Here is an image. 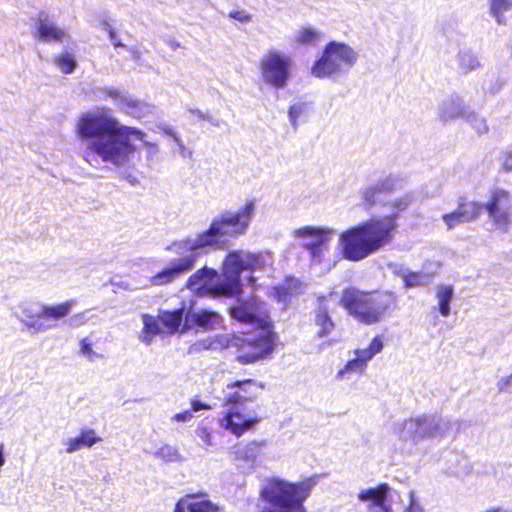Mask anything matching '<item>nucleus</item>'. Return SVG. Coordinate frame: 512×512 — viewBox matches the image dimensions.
<instances>
[{"label": "nucleus", "mask_w": 512, "mask_h": 512, "mask_svg": "<svg viewBox=\"0 0 512 512\" xmlns=\"http://www.w3.org/2000/svg\"><path fill=\"white\" fill-rule=\"evenodd\" d=\"M256 206V200L247 199L237 211L226 210L218 214L207 230L172 243L169 249L182 257L154 275L151 284L162 286L173 282L195 266L200 249L220 247L223 238L244 235L255 216Z\"/></svg>", "instance_id": "nucleus-1"}, {"label": "nucleus", "mask_w": 512, "mask_h": 512, "mask_svg": "<svg viewBox=\"0 0 512 512\" xmlns=\"http://www.w3.org/2000/svg\"><path fill=\"white\" fill-rule=\"evenodd\" d=\"M75 131L81 141L87 142L88 151L103 162L117 167L128 164L134 158L136 147L133 139L140 140L153 152L158 151L155 143L146 141L143 131L122 124L106 108L83 113Z\"/></svg>", "instance_id": "nucleus-2"}, {"label": "nucleus", "mask_w": 512, "mask_h": 512, "mask_svg": "<svg viewBox=\"0 0 512 512\" xmlns=\"http://www.w3.org/2000/svg\"><path fill=\"white\" fill-rule=\"evenodd\" d=\"M231 316L239 322L254 326L255 333L245 332L241 336L215 335L199 340L192 345V350H222L228 347L238 349V359L242 363H252L269 354L273 350V340L267 328V307L256 297L248 300H238L237 305L231 308Z\"/></svg>", "instance_id": "nucleus-3"}, {"label": "nucleus", "mask_w": 512, "mask_h": 512, "mask_svg": "<svg viewBox=\"0 0 512 512\" xmlns=\"http://www.w3.org/2000/svg\"><path fill=\"white\" fill-rule=\"evenodd\" d=\"M393 220H369L343 231L338 240L346 260L360 261L389 244L393 239Z\"/></svg>", "instance_id": "nucleus-4"}, {"label": "nucleus", "mask_w": 512, "mask_h": 512, "mask_svg": "<svg viewBox=\"0 0 512 512\" xmlns=\"http://www.w3.org/2000/svg\"><path fill=\"white\" fill-rule=\"evenodd\" d=\"M317 482V476L298 482L277 477L268 479L260 493V512H306L304 502Z\"/></svg>", "instance_id": "nucleus-5"}, {"label": "nucleus", "mask_w": 512, "mask_h": 512, "mask_svg": "<svg viewBox=\"0 0 512 512\" xmlns=\"http://www.w3.org/2000/svg\"><path fill=\"white\" fill-rule=\"evenodd\" d=\"M272 263L270 253L230 251L223 260L221 277L217 281L215 290L223 296H234L241 291V272L265 270Z\"/></svg>", "instance_id": "nucleus-6"}, {"label": "nucleus", "mask_w": 512, "mask_h": 512, "mask_svg": "<svg viewBox=\"0 0 512 512\" xmlns=\"http://www.w3.org/2000/svg\"><path fill=\"white\" fill-rule=\"evenodd\" d=\"M394 297L389 292H362L356 289L345 290L341 298L344 308L364 324L379 322L390 308Z\"/></svg>", "instance_id": "nucleus-7"}, {"label": "nucleus", "mask_w": 512, "mask_h": 512, "mask_svg": "<svg viewBox=\"0 0 512 512\" xmlns=\"http://www.w3.org/2000/svg\"><path fill=\"white\" fill-rule=\"evenodd\" d=\"M358 52L344 42H329L319 59L311 67V75L318 79L334 78L347 74L357 63Z\"/></svg>", "instance_id": "nucleus-8"}, {"label": "nucleus", "mask_w": 512, "mask_h": 512, "mask_svg": "<svg viewBox=\"0 0 512 512\" xmlns=\"http://www.w3.org/2000/svg\"><path fill=\"white\" fill-rule=\"evenodd\" d=\"M293 65L291 56L278 50H269L259 61L260 78L263 83L282 89L290 80Z\"/></svg>", "instance_id": "nucleus-9"}, {"label": "nucleus", "mask_w": 512, "mask_h": 512, "mask_svg": "<svg viewBox=\"0 0 512 512\" xmlns=\"http://www.w3.org/2000/svg\"><path fill=\"white\" fill-rule=\"evenodd\" d=\"M397 426L401 439L417 443L424 438L443 436L449 430L451 423L439 416L422 415L405 420Z\"/></svg>", "instance_id": "nucleus-10"}, {"label": "nucleus", "mask_w": 512, "mask_h": 512, "mask_svg": "<svg viewBox=\"0 0 512 512\" xmlns=\"http://www.w3.org/2000/svg\"><path fill=\"white\" fill-rule=\"evenodd\" d=\"M228 408L219 419V425L225 431L240 437L254 429L261 421L258 409L250 405L224 404Z\"/></svg>", "instance_id": "nucleus-11"}, {"label": "nucleus", "mask_w": 512, "mask_h": 512, "mask_svg": "<svg viewBox=\"0 0 512 512\" xmlns=\"http://www.w3.org/2000/svg\"><path fill=\"white\" fill-rule=\"evenodd\" d=\"M295 235L301 240L302 246L309 250L312 259L320 262L328 251L335 230L330 227L305 226L296 230Z\"/></svg>", "instance_id": "nucleus-12"}, {"label": "nucleus", "mask_w": 512, "mask_h": 512, "mask_svg": "<svg viewBox=\"0 0 512 512\" xmlns=\"http://www.w3.org/2000/svg\"><path fill=\"white\" fill-rule=\"evenodd\" d=\"M482 206L496 229H509L512 222V201L509 192L501 188L491 190L489 200Z\"/></svg>", "instance_id": "nucleus-13"}, {"label": "nucleus", "mask_w": 512, "mask_h": 512, "mask_svg": "<svg viewBox=\"0 0 512 512\" xmlns=\"http://www.w3.org/2000/svg\"><path fill=\"white\" fill-rule=\"evenodd\" d=\"M264 386L252 379L228 383L222 391L223 404L250 405L256 408L255 401Z\"/></svg>", "instance_id": "nucleus-14"}, {"label": "nucleus", "mask_w": 512, "mask_h": 512, "mask_svg": "<svg viewBox=\"0 0 512 512\" xmlns=\"http://www.w3.org/2000/svg\"><path fill=\"white\" fill-rule=\"evenodd\" d=\"M407 184V177L401 174H389L379 177L375 182L366 186L362 194L365 208L370 209L379 202V194L391 193L403 189Z\"/></svg>", "instance_id": "nucleus-15"}, {"label": "nucleus", "mask_w": 512, "mask_h": 512, "mask_svg": "<svg viewBox=\"0 0 512 512\" xmlns=\"http://www.w3.org/2000/svg\"><path fill=\"white\" fill-rule=\"evenodd\" d=\"M483 210L482 203L465 198H459L457 208L441 216L447 230L457 226L475 221Z\"/></svg>", "instance_id": "nucleus-16"}, {"label": "nucleus", "mask_w": 512, "mask_h": 512, "mask_svg": "<svg viewBox=\"0 0 512 512\" xmlns=\"http://www.w3.org/2000/svg\"><path fill=\"white\" fill-rule=\"evenodd\" d=\"M96 97L98 99H105L108 97L114 99L116 105H118L120 109L136 118H141L150 111L149 105L117 89H100Z\"/></svg>", "instance_id": "nucleus-17"}, {"label": "nucleus", "mask_w": 512, "mask_h": 512, "mask_svg": "<svg viewBox=\"0 0 512 512\" xmlns=\"http://www.w3.org/2000/svg\"><path fill=\"white\" fill-rule=\"evenodd\" d=\"M174 512H225V508L205 494H187L177 502Z\"/></svg>", "instance_id": "nucleus-18"}, {"label": "nucleus", "mask_w": 512, "mask_h": 512, "mask_svg": "<svg viewBox=\"0 0 512 512\" xmlns=\"http://www.w3.org/2000/svg\"><path fill=\"white\" fill-rule=\"evenodd\" d=\"M217 275L218 272L215 269L203 267L189 277L187 288L199 295L212 294L213 296H222L215 290L217 282H214V280Z\"/></svg>", "instance_id": "nucleus-19"}, {"label": "nucleus", "mask_w": 512, "mask_h": 512, "mask_svg": "<svg viewBox=\"0 0 512 512\" xmlns=\"http://www.w3.org/2000/svg\"><path fill=\"white\" fill-rule=\"evenodd\" d=\"M469 108L460 95L451 94L439 104L437 115L442 122L464 119Z\"/></svg>", "instance_id": "nucleus-20"}, {"label": "nucleus", "mask_w": 512, "mask_h": 512, "mask_svg": "<svg viewBox=\"0 0 512 512\" xmlns=\"http://www.w3.org/2000/svg\"><path fill=\"white\" fill-rule=\"evenodd\" d=\"M389 487L382 484L377 488L363 489L358 493V500L368 503L370 512H391L390 506L386 505Z\"/></svg>", "instance_id": "nucleus-21"}, {"label": "nucleus", "mask_w": 512, "mask_h": 512, "mask_svg": "<svg viewBox=\"0 0 512 512\" xmlns=\"http://www.w3.org/2000/svg\"><path fill=\"white\" fill-rule=\"evenodd\" d=\"M221 323V316L209 310L190 311L185 315L184 325L181 332H186L194 326L204 330H213Z\"/></svg>", "instance_id": "nucleus-22"}, {"label": "nucleus", "mask_w": 512, "mask_h": 512, "mask_svg": "<svg viewBox=\"0 0 512 512\" xmlns=\"http://www.w3.org/2000/svg\"><path fill=\"white\" fill-rule=\"evenodd\" d=\"M68 36L66 30L60 28L49 19L47 15L41 14L37 21L35 38L42 42H61Z\"/></svg>", "instance_id": "nucleus-23"}, {"label": "nucleus", "mask_w": 512, "mask_h": 512, "mask_svg": "<svg viewBox=\"0 0 512 512\" xmlns=\"http://www.w3.org/2000/svg\"><path fill=\"white\" fill-rule=\"evenodd\" d=\"M414 201L415 196L413 192L404 193L401 196L388 199L385 202L379 201L378 204H380L382 208L386 209L389 214L382 218H376L375 220H393L395 224V227L393 228L394 233L398 227L397 218L399 214L412 205Z\"/></svg>", "instance_id": "nucleus-24"}, {"label": "nucleus", "mask_w": 512, "mask_h": 512, "mask_svg": "<svg viewBox=\"0 0 512 512\" xmlns=\"http://www.w3.org/2000/svg\"><path fill=\"white\" fill-rule=\"evenodd\" d=\"M331 297L332 294H330L329 297L318 298L319 305L315 311L314 320L315 325L318 327L317 334L320 337L328 335L334 329V323L329 315V312L331 310Z\"/></svg>", "instance_id": "nucleus-25"}, {"label": "nucleus", "mask_w": 512, "mask_h": 512, "mask_svg": "<svg viewBox=\"0 0 512 512\" xmlns=\"http://www.w3.org/2000/svg\"><path fill=\"white\" fill-rule=\"evenodd\" d=\"M76 302L73 299H69L63 303L56 305L40 304L39 313L37 314L38 319L45 320H60L68 316L75 306Z\"/></svg>", "instance_id": "nucleus-26"}, {"label": "nucleus", "mask_w": 512, "mask_h": 512, "mask_svg": "<svg viewBox=\"0 0 512 512\" xmlns=\"http://www.w3.org/2000/svg\"><path fill=\"white\" fill-rule=\"evenodd\" d=\"M100 441L101 438L96 435L95 430L84 429L77 437L67 439L64 444L66 445V453L72 454L83 447L90 448Z\"/></svg>", "instance_id": "nucleus-27"}, {"label": "nucleus", "mask_w": 512, "mask_h": 512, "mask_svg": "<svg viewBox=\"0 0 512 512\" xmlns=\"http://www.w3.org/2000/svg\"><path fill=\"white\" fill-rule=\"evenodd\" d=\"M158 319L170 334L181 331L184 325V309L160 311Z\"/></svg>", "instance_id": "nucleus-28"}, {"label": "nucleus", "mask_w": 512, "mask_h": 512, "mask_svg": "<svg viewBox=\"0 0 512 512\" xmlns=\"http://www.w3.org/2000/svg\"><path fill=\"white\" fill-rule=\"evenodd\" d=\"M303 290L302 283L294 278L288 279L283 285L273 289V297L278 302L286 304L289 298L300 294Z\"/></svg>", "instance_id": "nucleus-29"}, {"label": "nucleus", "mask_w": 512, "mask_h": 512, "mask_svg": "<svg viewBox=\"0 0 512 512\" xmlns=\"http://www.w3.org/2000/svg\"><path fill=\"white\" fill-rule=\"evenodd\" d=\"M488 5L489 14L494 18L496 24L506 25L505 13L512 10V0H488Z\"/></svg>", "instance_id": "nucleus-30"}, {"label": "nucleus", "mask_w": 512, "mask_h": 512, "mask_svg": "<svg viewBox=\"0 0 512 512\" xmlns=\"http://www.w3.org/2000/svg\"><path fill=\"white\" fill-rule=\"evenodd\" d=\"M261 450V444L252 441L246 444L240 443L232 447V454L235 459L244 460V461H253L259 454Z\"/></svg>", "instance_id": "nucleus-31"}, {"label": "nucleus", "mask_w": 512, "mask_h": 512, "mask_svg": "<svg viewBox=\"0 0 512 512\" xmlns=\"http://www.w3.org/2000/svg\"><path fill=\"white\" fill-rule=\"evenodd\" d=\"M141 318L143 330L140 339L144 344L150 345L154 336L160 333L159 323L154 316L149 314H142Z\"/></svg>", "instance_id": "nucleus-32"}, {"label": "nucleus", "mask_w": 512, "mask_h": 512, "mask_svg": "<svg viewBox=\"0 0 512 512\" xmlns=\"http://www.w3.org/2000/svg\"><path fill=\"white\" fill-rule=\"evenodd\" d=\"M383 349V342L379 337H375L369 346L364 349L354 351L355 357L367 368L368 362Z\"/></svg>", "instance_id": "nucleus-33"}, {"label": "nucleus", "mask_w": 512, "mask_h": 512, "mask_svg": "<svg viewBox=\"0 0 512 512\" xmlns=\"http://www.w3.org/2000/svg\"><path fill=\"white\" fill-rule=\"evenodd\" d=\"M366 370V367L356 358H352L338 370L336 379L340 381L350 380L353 375H360Z\"/></svg>", "instance_id": "nucleus-34"}, {"label": "nucleus", "mask_w": 512, "mask_h": 512, "mask_svg": "<svg viewBox=\"0 0 512 512\" xmlns=\"http://www.w3.org/2000/svg\"><path fill=\"white\" fill-rule=\"evenodd\" d=\"M454 291L451 286L440 285L437 287L436 297L438 299L439 311L442 316L447 317L450 314V302L453 299Z\"/></svg>", "instance_id": "nucleus-35"}, {"label": "nucleus", "mask_w": 512, "mask_h": 512, "mask_svg": "<svg viewBox=\"0 0 512 512\" xmlns=\"http://www.w3.org/2000/svg\"><path fill=\"white\" fill-rule=\"evenodd\" d=\"M22 308V315L24 318H20V321L24 324V326L28 329H34L36 331H41L44 329L42 323L39 322L37 314L39 313V308L36 309L34 305H24Z\"/></svg>", "instance_id": "nucleus-36"}, {"label": "nucleus", "mask_w": 512, "mask_h": 512, "mask_svg": "<svg viewBox=\"0 0 512 512\" xmlns=\"http://www.w3.org/2000/svg\"><path fill=\"white\" fill-rule=\"evenodd\" d=\"M457 63L464 72L474 71L481 67L478 57L470 49H463L457 55Z\"/></svg>", "instance_id": "nucleus-37"}, {"label": "nucleus", "mask_w": 512, "mask_h": 512, "mask_svg": "<svg viewBox=\"0 0 512 512\" xmlns=\"http://www.w3.org/2000/svg\"><path fill=\"white\" fill-rule=\"evenodd\" d=\"M322 38V34L311 27H305L294 33V41L302 45H316Z\"/></svg>", "instance_id": "nucleus-38"}, {"label": "nucleus", "mask_w": 512, "mask_h": 512, "mask_svg": "<svg viewBox=\"0 0 512 512\" xmlns=\"http://www.w3.org/2000/svg\"><path fill=\"white\" fill-rule=\"evenodd\" d=\"M53 62L64 74H71L77 66L74 55L68 51L56 55Z\"/></svg>", "instance_id": "nucleus-39"}, {"label": "nucleus", "mask_w": 512, "mask_h": 512, "mask_svg": "<svg viewBox=\"0 0 512 512\" xmlns=\"http://www.w3.org/2000/svg\"><path fill=\"white\" fill-rule=\"evenodd\" d=\"M464 119L479 135L485 134L489 130L486 119L470 108L468 109V113H466Z\"/></svg>", "instance_id": "nucleus-40"}, {"label": "nucleus", "mask_w": 512, "mask_h": 512, "mask_svg": "<svg viewBox=\"0 0 512 512\" xmlns=\"http://www.w3.org/2000/svg\"><path fill=\"white\" fill-rule=\"evenodd\" d=\"M400 277L404 281L406 288L423 286L429 283L430 277L424 273L402 271Z\"/></svg>", "instance_id": "nucleus-41"}, {"label": "nucleus", "mask_w": 512, "mask_h": 512, "mask_svg": "<svg viewBox=\"0 0 512 512\" xmlns=\"http://www.w3.org/2000/svg\"><path fill=\"white\" fill-rule=\"evenodd\" d=\"M155 456L166 462H182L184 459L178 449L172 445H164L155 452Z\"/></svg>", "instance_id": "nucleus-42"}, {"label": "nucleus", "mask_w": 512, "mask_h": 512, "mask_svg": "<svg viewBox=\"0 0 512 512\" xmlns=\"http://www.w3.org/2000/svg\"><path fill=\"white\" fill-rule=\"evenodd\" d=\"M80 353L90 362L102 358L103 356L92 349V343L88 338H83L80 343Z\"/></svg>", "instance_id": "nucleus-43"}, {"label": "nucleus", "mask_w": 512, "mask_h": 512, "mask_svg": "<svg viewBox=\"0 0 512 512\" xmlns=\"http://www.w3.org/2000/svg\"><path fill=\"white\" fill-rule=\"evenodd\" d=\"M158 128L160 129V131L162 133L171 137L173 139V141L176 143V145L180 148V150L185 149V145H184L183 141L178 137V135L174 132V130L171 126L163 124V125H159Z\"/></svg>", "instance_id": "nucleus-44"}, {"label": "nucleus", "mask_w": 512, "mask_h": 512, "mask_svg": "<svg viewBox=\"0 0 512 512\" xmlns=\"http://www.w3.org/2000/svg\"><path fill=\"white\" fill-rule=\"evenodd\" d=\"M504 85L505 80L500 76H496L490 81V84L487 87V92L490 94H496L504 87Z\"/></svg>", "instance_id": "nucleus-45"}, {"label": "nucleus", "mask_w": 512, "mask_h": 512, "mask_svg": "<svg viewBox=\"0 0 512 512\" xmlns=\"http://www.w3.org/2000/svg\"><path fill=\"white\" fill-rule=\"evenodd\" d=\"M197 437L207 446H212V435L207 427H198L196 429Z\"/></svg>", "instance_id": "nucleus-46"}, {"label": "nucleus", "mask_w": 512, "mask_h": 512, "mask_svg": "<svg viewBox=\"0 0 512 512\" xmlns=\"http://www.w3.org/2000/svg\"><path fill=\"white\" fill-rule=\"evenodd\" d=\"M105 30L107 31L108 35H109V39L112 43V45L115 47V48H118V47H121V48H126L127 45H125L118 33L110 26V25H107V27L105 28Z\"/></svg>", "instance_id": "nucleus-47"}, {"label": "nucleus", "mask_w": 512, "mask_h": 512, "mask_svg": "<svg viewBox=\"0 0 512 512\" xmlns=\"http://www.w3.org/2000/svg\"><path fill=\"white\" fill-rule=\"evenodd\" d=\"M229 17L241 23H248L251 21V15L244 10L232 11L229 13Z\"/></svg>", "instance_id": "nucleus-48"}, {"label": "nucleus", "mask_w": 512, "mask_h": 512, "mask_svg": "<svg viewBox=\"0 0 512 512\" xmlns=\"http://www.w3.org/2000/svg\"><path fill=\"white\" fill-rule=\"evenodd\" d=\"M303 104L301 103H297V104H294L290 107L289 109V118H290V121L295 124L296 123V120L300 117V115L302 114L303 112Z\"/></svg>", "instance_id": "nucleus-49"}, {"label": "nucleus", "mask_w": 512, "mask_h": 512, "mask_svg": "<svg viewBox=\"0 0 512 512\" xmlns=\"http://www.w3.org/2000/svg\"><path fill=\"white\" fill-rule=\"evenodd\" d=\"M501 166L507 170H512V151H505L500 157Z\"/></svg>", "instance_id": "nucleus-50"}, {"label": "nucleus", "mask_w": 512, "mask_h": 512, "mask_svg": "<svg viewBox=\"0 0 512 512\" xmlns=\"http://www.w3.org/2000/svg\"><path fill=\"white\" fill-rule=\"evenodd\" d=\"M192 419H193V413L189 410H186V411H183L180 413H176L175 415H173L171 417V420L175 421V422H189Z\"/></svg>", "instance_id": "nucleus-51"}, {"label": "nucleus", "mask_w": 512, "mask_h": 512, "mask_svg": "<svg viewBox=\"0 0 512 512\" xmlns=\"http://www.w3.org/2000/svg\"><path fill=\"white\" fill-rule=\"evenodd\" d=\"M71 325L73 326H80L85 324L88 321V317L86 316V312H81L78 314H75L71 319Z\"/></svg>", "instance_id": "nucleus-52"}, {"label": "nucleus", "mask_w": 512, "mask_h": 512, "mask_svg": "<svg viewBox=\"0 0 512 512\" xmlns=\"http://www.w3.org/2000/svg\"><path fill=\"white\" fill-rule=\"evenodd\" d=\"M410 505L404 512H424L420 505L416 502L413 492L409 493Z\"/></svg>", "instance_id": "nucleus-53"}, {"label": "nucleus", "mask_w": 512, "mask_h": 512, "mask_svg": "<svg viewBox=\"0 0 512 512\" xmlns=\"http://www.w3.org/2000/svg\"><path fill=\"white\" fill-rule=\"evenodd\" d=\"M125 49L129 52L132 60L136 62L140 60L142 53L139 46H126Z\"/></svg>", "instance_id": "nucleus-54"}, {"label": "nucleus", "mask_w": 512, "mask_h": 512, "mask_svg": "<svg viewBox=\"0 0 512 512\" xmlns=\"http://www.w3.org/2000/svg\"><path fill=\"white\" fill-rule=\"evenodd\" d=\"M191 407H192V411H191L192 413L198 412L200 410H210L211 409L210 405L202 403L201 401L196 400V399L191 401Z\"/></svg>", "instance_id": "nucleus-55"}, {"label": "nucleus", "mask_w": 512, "mask_h": 512, "mask_svg": "<svg viewBox=\"0 0 512 512\" xmlns=\"http://www.w3.org/2000/svg\"><path fill=\"white\" fill-rule=\"evenodd\" d=\"M189 112L191 114L195 115L200 120L212 121V116H210L209 114L204 113L198 109H189Z\"/></svg>", "instance_id": "nucleus-56"}, {"label": "nucleus", "mask_w": 512, "mask_h": 512, "mask_svg": "<svg viewBox=\"0 0 512 512\" xmlns=\"http://www.w3.org/2000/svg\"><path fill=\"white\" fill-rule=\"evenodd\" d=\"M510 384H512V376L509 375L507 377H504V378H501L499 381H498V388L499 390H504L506 387H508Z\"/></svg>", "instance_id": "nucleus-57"}, {"label": "nucleus", "mask_w": 512, "mask_h": 512, "mask_svg": "<svg viewBox=\"0 0 512 512\" xmlns=\"http://www.w3.org/2000/svg\"><path fill=\"white\" fill-rule=\"evenodd\" d=\"M5 464L4 444L0 443V468Z\"/></svg>", "instance_id": "nucleus-58"}, {"label": "nucleus", "mask_w": 512, "mask_h": 512, "mask_svg": "<svg viewBox=\"0 0 512 512\" xmlns=\"http://www.w3.org/2000/svg\"><path fill=\"white\" fill-rule=\"evenodd\" d=\"M212 125L219 127L220 121L212 117V121H209Z\"/></svg>", "instance_id": "nucleus-59"}, {"label": "nucleus", "mask_w": 512, "mask_h": 512, "mask_svg": "<svg viewBox=\"0 0 512 512\" xmlns=\"http://www.w3.org/2000/svg\"><path fill=\"white\" fill-rule=\"evenodd\" d=\"M179 46H180L179 43L172 44V48H174V49L178 48Z\"/></svg>", "instance_id": "nucleus-60"}]
</instances>
